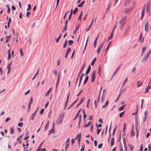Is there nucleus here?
Instances as JSON below:
<instances>
[{"label": "nucleus", "mask_w": 151, "mask_h": 151, "mask_svg": "<svg viewBox=\"0 0 151 151\" xmlns=\"http://www.w3.org/2000/svg\"><path fill=\"white\" fill-rule=\"evenodd\" d=\"M96 73V71L95 70H94L93 72V73L92 74L91 77L92 79L91 80V81L92 82H93L94 81L95 78V74Z\"/></svg>", "instance_id": "nucleus-6"}, {"label": "nucleus", "mask_w": 151, "mask_h": 151, "mask_svg": "<svg viewBox=\"0 0 151 151\" xmlns=\"http://www.w3.org/2000/svg\"><path fill=\"white\" fill-rule=\"evenodd\" d=\"M145 11V7H143V8L142 11L141 17L140 18L141 19H142V18L144 17Z\"/></svg>", "instance_id": "nucleus-15"}, {"label": "nucleus", "mask_w": 151, "mask_h": 151, "mask_svg": "<svg viewBox=\"0 0 151 151\" xmlns=\"http://www.w3.org/2000/svg\"><path fill=\"white\" fill-rule=\"evenodd\" d=\"M96 60V58H95L93 59V61H92V62H91V65H94V63H95Z\"/></svg>", "instance_id": "nucleus-51"}, {"label": "nucleus", "mask_w": 151, "mask_h": 151, "mask_svg": "<svg viewBox=\"0 0 151 151\" xmlns=\"http://www.w3.org/2000/svg\"><path fill=\"white\" fill-rule=\"evenodd\" d=\"M104 99H105V95H104V94L102 96L101 98V101L102 102H104Z\"/></svg>", "instance_id": "nucleus-31"}, {"label": "nucleus", "mask_w": 151, "mask_h": 151, "mask_svg": "<svg viewBox=\"0 0 151 151\" xmlns=\"http://www.w3.org/2000/svg\"><path fill=\"white\" fill-rule=\"evenodd\" d=\"M91 123V122H88V124H87L85 125L84 127H88V126H89L90 125Z\"/></svg>", "instance_id": "nucleus-49"}, {"label": "nucleus", "mask_w": 151, "mask_h": 151, "mask_svg": "<svg viewBox=\"0 0 151 151\" xmlns=\"http://www.w3.org/2000/svg\"><path fill=\"white\" fill-rule=\"evenodd\" d=\"M129 148L131 150V151H132V149H133V146L132 145H129Z\"/></svg>", "instance_id": "nucleus-53"}, {"label": "nucleus", "mask_w": 151, "mask_h": 151, "mask_svg": "<svg viewBox=\"0 0 151 151\" xmlns=\"http://www.w3.org/2000/svg\"><path fill=\"white\" fill-rule=\"evenodd\" d=\"M146 12H150V6L149 5H147L146 7Z\"/></svg>", "instance_id": "nucleus-20"}, {"label": "nucleus", "mask_w": 151, "mask_h": 151, "mask_svg": "<svg viewBox=\"0 0 151 151\" xmlns=\"http://www.w3.org/2000/svg\"><path fill=\"white\" fill-rule=\"evenodd\" d=\"M114 33V30H112L110 36L108 38V40L111 39L112 38V37H113V35Z\"/></svg>", "instance_id": "nucleus-27"}, {"label": "nucleus", "mask_w": 151, "mask_h": 151, "mask_svg": "<svg viewBox=\"0 0 151 151\" xmlns=\"http://www.w3.org/2000/svg\"><path fill=\"white\" fill-rule=\"evenodd\" d=\"M121 94H120L118 96L117 98H116V100L115 101V102H117V101L119 99V98L120 97V96Z\"/></svg>", "instance_id": "nucleus-59"}, {"label": "nucleus", "mask_w": 151, "mask_h": 151, "mask_svg": "<svg viewBox=\"0 0 151 151\" xmlns=\"http://www.w3.org/2000/svg\"><path fill=\"white\" fill-rule=\"evenodd\" d=\"M130 2V0H125L124 5L126 6Z\"/></svg>", "instance_id": "nucleus-18"}, {"label": "nucleus", "mask_w": 151, "mask_h": 151, "mask_svg": "<svg viewBox=\"0 0 151 151\" xmlns=\"http://www.w3.org/2000/svg\"><path fill=\"white\" fill-rule=\"evenodd\" d=\"M146 47H143V48H142V52H141V55L142 56V55L144 53V52L145 50H146Z\"/></svg>", "instance_id": "nucleus-26"}, {"label": "nucleus", "mask_w": 151, "mask_h": 151, "mask_svg": "<svg viewBox=\"0 0 151 151\" xmlns=\"http://www.w3.org/2000/svg\"><path fill=\"white\" fill-rule=\"evenodd\" d=\"M62 36L61 34H60V35H59L58 37L56 39V42L58 43L59 42L60 39L61 38V37Z\"/></svg>", "instance_id": "nucleus-30"}, {"label": "nucleus", "mask_w": 151, "mask_h": 151, "mask_svg": "<svg viewBox=\"0 0 151 151\" xmlns=\"http://www.w3.org/2000/svg\"><path fill=\"white\" fill-rule=\"evenodd\" d=\"M70 143V139L68 138L66 141L65 143V151H66V149L69 147Z\"/></svg>", "instance_id": "nucleus-7"}, {"label": "nucleus", "mask_w": 151, "mask_h": 151, "mask_svg": "<svg viewBox=\"0 0 151 151\" xmlns=\"http://www.w3.org/2000/svg\"><path fill=\"white\" fill-rule=\"evenodd\" d=\"M67 25H65L64 28H63V31H62V32H63L64 31H66L67 30Z\"/></svg>", "instance_id": "nucleus-54"}, {"label": "nucleus", "mask_w": 151, "mask_h": 151, "mask_svg": "<svg viewBox=\"0 0 151 151\" xmlns=\"http://www.w3.org/2000/svg\"><path fill=\"white\" fill-rule=\"evenodd\" d=\"M108 103H109V101L107 100L106 101V102L105 105L102 106V108H105L106 107V106L107 105H108Z\"/></svg>", "instance_id": "nucleus-42"}, {"label": "nucleus", "mask_w": 151, "mask_h": 151, "mask_svg": "<svg viewBox=\"0 0 151 151\" xmlns=\"http://www.w3.org/2000/svg\"><path fill=\"white\" fill-rule=\"evenodd\" d=\"M149 86H148L146 88V89H145L146 91H145V93H147L149 91H148L149 89L151 88V86L149 87Z\"/></svg>", "instance_id": "nucleus-32"}, {"label": "nucleus", "mask_w": 151, "mask_h": 151, "mask_svg": "<svg viewBox=\"0 0 151 151\" xmlns=\"http://www.w3.org/2000/svg\"><path fill=\"white\" fill-rule=\"evenodd\" d=\"M130 135L132 136H133L135 135V133L134 130H131Z\"/></svg>", "instance_id": "nucleus-34"}, {"label": "nucleus", "mask_w": 151, "mask_h": 151, "mask_svg": "<svg viewBox=\"0 0 151 151\" xmlns=\"http://www.w3.org/2000/svg\"><path fill=\"white\" fill-rule=\"evenodd\" d=\"M49 125L48 124H46L45 128V131L46 129H48Z\"/></svg>", "instance_id": "nucleus-63"}, {"label": "nucleus", "mask_w": 151, "mask_h": 151, "mask_svg": "<svg viewBox=\"0 0 151 151\" xmlns=\"http://www.w3.org/2000/svg\"><path fill=\"white\" fill-rule=\"evenodd\" d=\"M52 90V88H50L49 90H48V91L46 92V94H45V96H48L50 92V91H51Z\"/></svg>", "instance_id": "nucleus-28"}, {"label": "nucleus", "mask_w": 151, "mask_h": 151, "mask_svg": "<svg viewBox=\"0 0 151 151\" xmlns=\"http://www.w3.org/2000/svg\"><path fill=\"white\" fill-rule=\"evenodd\" d=\"M101 129H99L98 128H97V134H99V133L101 131Z\"/></svg>", "instance_id": "nucleus-52"}, {"label": "nucleus", "mask_w": 151, "mask_h": 151, "mask_svg": "<svg viewBox=\"0 0 151 151\" xmlns=\"http://www.w3.org/2000/svg\"><path fill=\"white\" fill-rule=\"evenodd\" d=\"M111 41H110V42H109V44L108 45V46H107V48H106V51H106H106H107V50H108V49H109V46H110V44L111 43Z\"/></svg>", "instance_id": "nucleus-55"}, {"label": "nucleus", "mask_w": 151, "mask_h": 151, "mask_svg": "<svg viewBox=\"0 0 151 151\" xmlns=\"http://www.w3.org/2000/svg\"><path fill=\"white\" fill-rule=\"evenodd\" d=\"M36 113L35 112H34L31 116V117H33V118H34L35 115H36Z\"/></svg>", "instance_id": "nucleus-62"}, {"label": "nucleus", "mask_w": 151, "mask_h": 151, "mask_svg": "<svg viewBox=\"0 0 151 151\" xmlns=\"http://www.w3.org/2000/svg\"><path fill=\"white\" fill-rule=\"evenodd\" d=\"M31 8V6L30 4H29L28 5V8L27 9V11H29L30 10Z\"/></svg>", "instance_id": "nucleus-56"}, {"label": "nucleus", "mask_w": 151, "mask_h": 151, "mask_svg": "<svg viewBox=\"0 0 151 151\" xmlns=\"http://www.w3.org/2000/svg\"><path fill=\"white\" fill-rule=\"evenodd\" d=\"M126 16L123 17L122 19L120 21L119 23L120 24V30H122L125 24L126 21Z\"/></svg>", "instance_id": "nucleus-2"}, {"label": "nucleus", "mask_w": 151, "mask_h": 151, "mask_svg": "<svg viewBox=\"0 0 151 151\" xmlns=\"http://www.w3.org/2000/svg\"><path fill=\"white\" fill-rule=\"evenodd\" d=\"M145 116H144V122H145L146 121V120L147 119V111H145V112L144 113Z\"/></svg>", "instance_id": "nucleus-19"}, {"label": "nucleus", "mask_w": 151, "mask_h": 151, "mask_svg": "<svg viewBox=\"0 0 151 151\" xmlns=\"http://www.w3.org/2000/svg\"><path fill=\"white\" fill-rule=\"evenodd\" d=\"M128 79V77H127L125 79V80L124 81V83L122 85V87L124 86V84L127 81Z\"/></svg>", "instance_id": "nucleus-46"}, {"label": "nucleus", "mask_w": 151, "mask_h": 151, "mask_svg": "<svg viewBox=\"0 0 151 151\" xmlns=\"http://www.w3.org/2000/svg\"><path fill=\"white\" fill-rule=\"evenodd\" d=\"M84 3H85L84 1H82L81 3L77 6L78 7H82L83 6V5Z\"/></svg>", "instance_id": "nucleus-22"}, {"label": "nucleus", "mask_w": 151, "mask_h": 151, "mask_svg": "<svg viewBox=\"0 0 151 151\" xmlns=\"http://www.w3.org/2000/svg\"><path fill=\"white\" fill-rule=\"evenodd\" d=\"M53 131H54V130H53V128L51 129H50V130L49 131V132H48V135H50L51 133H53Z\"/></svg>", "instance_id": "nucleus-38"}, {"label": "nucleus", "mask_w": 151, "mask_h": 151, "mask_svg": "<svg viewBox=\"0 0 151 151\" xmlns=\"http://www.w3.org/2000/svg\"><path fill=\"white\" fill-rule=\"evenodd\" d=\"M71 50V48L70 47L68 48L65 54V58H67L68 54H69V52Z\"/></svg>", "instance_id": "nucleus-14"}, {"label": "nucleus", "mask_w": 151, "mask_h": 151, "mask_svg": "<svg viewBox=\"0 0 151 151\" xmlns=\"http://www.w3.org/2000/svg\"><path fill=\"white\" fill-rule=\"evenodd\" d=\"M70 93H69L68 94V96H67V100L66 101V102H65V106H64L65 109V108H66V106H67L68 103V101L69 98V96H70Z\"/></svg>", "instance_id": "nucleus-17"}, {"label": "nucleus", "mask_w": 151, "mask_h": 151, "mask_svg": "<svg viewBox=\"0 0 151 151\" xmlns=\"http://www.w3.org/2000/svg\"><path fill=\"white\" fill-rule=\"evenodd\" d=\"M23 123H19L18 124V126L19 127H22L23 126Z\"/></svg>", "instance_id": "nucleus-61"}, {"label": "nucleus", "mask_w": 151, "mask_h": 151, "mask_svg": "<svg viewBox=\"0 0 151 151\" xmlns=\"http://www.w3.org/2000/svg\"><path fill=\"white\" fill-rule=\"evenodd\" d=\"M88 76H86V78H85V79L84 80V85H85L86 83V82H87V81H88Z\"/></svg>", "instance_id": "nucleus-37"}, {"label": "nucleus", "mask_w": 151, "mask_h": 151, "mask_svg": "<svg viewBox=\"0 0 151 151\" xmlns=\"http://www.w3.org/2000/svg\"><path fill=\"white\" fill-rule=\"evenodd\" d=\"M10 133L11 134H12L14 133V127H10Z\"/></svg>", "instance_id": "nucleus-35"}, {"label": "nucleus", "mask_w": 151, "mask_h": 151, "mask_svg": "<svg viewBox=\"0 0 151 151\" xmlns=\"http://www.w3.org/2000/svg\"><path fill=\"white\" fill-rule=\"evenodd\" d=\"M151 53V49H149L147 51L145 55L143 57V59L142 60V62L143 63L145 62L148 59Z\"/></svg>", "instance_id": "nucleus-1"}, {"label": "nucleus", "mask_w": 151, "mask_h": 151, "mask_svg": "<svg viewBox=\"0 0 151 151\" xmlns=\"http://www.w3.org/2000/svg\"><path fill=\"white\" fill-rule=\"evenodd\" d=\"M85 63H84V65H83V67H82L81 70H80V71H79V73H78V78H77V80H78V79L81 74V73L82 72L83 70V68H84V65H85Z\"/></svg>", "instance_id": "nucleus-16"}, {"label": "nucleus", "mask_w": 151, "mask_h": 151, "mask_svg": "<svg viewBox=\"0 0 151 151\" xmlns=\"http://www.w3.org/2000/svg\"><path fill=\"white\" fill-rule=\"evenodd\" d=\"M123 140L124 145H126V143L125 138H124L123 139Z\"/></svg>", "instance_id": "nucleus-58"}, {"label": "nucleus", "mask_w": 151, "mask_h": 151, "mask_svg": "<svg viewBox=\"0 0 151 151\" xmlns=\"http://www.w3.org/2000/svg\"><path fill=\"white\" fill-rule=\"evenodd\" d=\"M20 56L21 57L23 56V53L22 52V49L21 48L20 49Z\"/></svg>", "instance_id": "nucleus-43"}, {"label": "nucleus", "mask_w": 151, "mask_h": 151, "mask_svg": "<svg viewBox=\"0 0 151 151\" xmlns=\"http://www.w3.org/2000/svg\"><path fill=\"white\" fill-rule=\"evenodd\" d=\"M81 134L80 133L78 134L76 137V139H77L78 138V144L80 143V140L81 139Z\"/></svg>", "instance_id": "nucleus-11"}, {"label": "nucleus", "mask_w": 151, "mask_h": 151, "mask_svg": "<svg viewBox=\"0 0 151 151\" xmlns=\"http://www.w3.org/2000/svg\"><path fill=\"white\" fill-rule=\"evenodd\" d=\"M114 138H112L111 139V146H112L114 144Z\"/></svg>", "instance_id": "nucleus-24"}, {"label": "nucleus", "mask_w": 151, "mask_h": 151, "mask_svg": "<svg viewBox=\"0 0 151 151\" xmlns=\"http://www.w3.org/2000/svg\"><path fill=\"white\" fill-rule=\"evenodd\" d=\"M88 38H89V37L88 36V37H87V39L86 42V43L85 45V46L84 50L83 52V54L84 53V51H85V50H86V46H87V45L88 42Z\"/></svg>", "instance_id": "nucleus-21"}, {"label": "nucleus", "mask_w": 151, "mask_h": 151, "mask_svg": "<svg viewBox=\"0 0 151 151\" xmlns=\"http://www.w3.org/2000/svg\"><path fill=\"white\" fill-rule=\"evenodd\" d=\"M83 77H82V76H81L80 77V80H79V85H78V87L79 86L81 83V81L82 80V78H83Z\"/></svg>", "instance_id": "nucleus-50"}, {"label": "nucleus", "mask_w": 151, "mask_h": 151, "mask_svg": "<svg viewBox=\"0 0 151 151\" xmlns=\"http://www.w3.org/2000/svg\"><path fill=\"white\" fill-rule=\"evenodd\" d=\"M144 39V38L142 37V33L141 32L140 34L139 38L138 39V41L140 43H142L143 42Z\"/></svg>", "instance_id": "nucleus-10"}, {"label": "nucleus", "mask_w": 151, "mask_h": 151, "mask_svg": "<svg viewBox=\"0 0 151 151\" xmlns=\"http://www.w3.org/2000/svg\"><path fill=\"white\" fill-rule=\"evenodd\" d=\"M84 100V97H83L80 102V104H81L83 102Z\"/></svg>", "instance_id": "nucleus-57"}, {"label": "nucleus", "mask_w": 151, "mask_h": 151, "mask_svg": "<svg viewBox=\"0 0 151 151\" xmlns=\"http://www.w3.org/2000/svg\"><path fill=\"white\" fill-rule=\"evenodd\" d=\"M63 115L60 116H59L56 122V123L57 124H60L62 123L63 122Z\"/></svg>", "instance_id": "nucleus-3"}, {"label": "nucleus", "mask_w": 151, "mask_h": 151, "mask_svg": "<svg viewBox=\"0 0 151 151\" xmlns=\"http://www.w3.org/2000/svg\"><path fill=\"white\" fill-rule=\"evenodd\" d=\"M11 35H9V36H6V41L5 42V43H6L7 42H8L9 40L11 38Z\"/></svg>", "instance_id": "nucleus-25"}, {"label": "nucleus", "mask_w": 151, "mask_h": 151, "mask_svg": "<svg viewBox=\"0 0 151 151\" xmlns=\"http://www.w3.org/2000/svg\"><path fill=\"white\" fill-rule=\"evenodd\" d=\"M69 12H70L69 11H68V12H66L65 13V15H64L63 16V18L64 19H65L66 17V16H67V13H69Z\"/></svg>", "instance_id": "nucleus-60"}, {"label": "nucleus", "mask_w": 151, "mask_h": 151, "mask_svg": "<svg viewBox=\"0 0 151 151\" xmlns=\"http://www.w3.org/2000/svg\"><path fill=\"white\" fill-rule=\"evenodd\" d=\"M53 72L55 76H56L57 75V70H55L53 71Z\"/></svg>", "instance_id": "nucleus-64"}, {"label": "nucleus", "mask_w": 151, "mask_h": 151, "mask_svg": "<svg viewBox=\"0 0 151 151\" xmlns=\"http://www.w3.org/2000/svg\"><path fill=\"white\" fill-rule=\"evenodd\" d=\"M120 66H119V67L117 68V69L115 71V72H114V73L112 76V78H113V76H114V75H115V74H116V73L117 71L119 69V68H120Z\"/></svg>", "instance_id": "nucleus-47"}, {"label": "nucleus", "mask_w": 151, "mask_h": 151, "mask_svg": "<svg viewBox=\"0 0 151 151\" xmlns=\"http://www.w3.org/2000/svg\"><path fill=\"white\" fill-rule=\"evenodd\" d=\"M149 23L148 21H147L145 24L144 29L146 32H147L149 30Z\"/></svg>", "instance_id": "nucleus-4"}, {"label": "nucleus", "mask_w": 151, "mask_h": 151, "mask_svg": "<svg viewBox=\"0 0 151 151\" xmlns=\"http://www.w3.org/2000/svg\"><path fill=\"white\" fill-rule=\"evenodd\" d=\"M39 70L38 69V70H37L36 74L35 75L34 77L32 79V80H33L37 77V75L39 73Z\"/></svg>", "instance_id": "nucleus-33"}, {"label": "nucleus", "mask_w": 151, "mask_h": 151, "mask_svg": "<svg viewBox=\"0 0 151 151\" xmlns=\"http://www.w3.org/2000/svg\"><path fill=\"white\" fill-rule=\"evenodd\" d=\"M12 65V62L11 63H9L7 65V68L8 69H11V66Z\"/></svg>", "instance_id": "nucleus-44"}, {"label": "nucleus", "mask_w": 151, "mask_h": 151, "mask_svg": "<svg viewBox=\"0 0 151 151\" xmlns=\"http://www.w3.org/2000/svg\"><path fill=\"white\" fill-rule=\"evenodd\" d=\"M99 33L98 34V35H97L96 37V39H95V40H94V46L95 48L96 46L97 42V40L99 38Z\"/></svg>", "instance_id": "nucleus-13"}, {"label": "nucleus", "mask_w": 151, "mask_h": 151, "mask_svg": "<svg viewBox=\"0 0 151 151\" xmlns=\"http://www.w3.org/2000/svg\"><path fill=\"white\" fill-rule=\"evenodd\" d=\"M82 13H83V12L82 11H81V14L79 16V17H78V19L79 20H81V16H82Z\"/></svg>", "instance_id": "nucleus-41"}, {"label": "nucleus", "mask_w": 151, "mask_h": 151, "mask_svg": "<svg viewBox=\"0 0 151 151\" xmlns=\"http://www.w3.org/2000/svg\"><path fill=\"white\" fill-rule=\"evenodd\" d=\"M43 143V142H41V143L40 145L38 147L37 149V151H40V150L42 147V145Z\"/></svg>", "instance_id": "nucleus-23"}, {"label": "nucleus", "mask_w": 151, "mask_h": 151, "mask_svg": "<svg viewBox=\"0 0 151 151\" xmlns=\"http://www.w3.org/2000/svg\"><path fill=\"white\" fill-rule=\"evenodd\" d=\"M119 150L120 151H123V149L122 144L119 145Z\"/></svg>", "instance_id": "nucleus-40"}, {"label": "nucleus", "mask_w": 151, "mask_h": 151, "mask_svg": "<svg viewBox=\"0 0 151 151\" xmlns=\"http://www.w3.org/2000/svg\"><path fill=\"white\" fill-rule=\"evenodd\" d=\"M73 42V41L72 40H69L68 41V43L69 45H71Z\"/></svg>", "instance_id": "nucleus-39"}, {"label": "nucleus", "mask_w": 151, "mask_h": 151, "mask_svg": "<svg viewBox=\"0 0 151 151\" xmlns=\"http://www.w3.org/2000/svg\"><path fill=\"white\" fill-rule=\"evenodd\" d=\"M91 69V66L90 65H89L87 68V70L85 73V76L87 75L90 71Z\"/></svg>", "instance_id": "nucleus-12"}, {"label": "nucleus", "mask_w": 151, "mask_h": 151, "mask_svg": "<svg viewBox=\"0 0 151 151\" xmlns=\"http://www.w3.org/2000/svg\"><path fill=\"white\" fill-rule=\"evenodd\" d=\"M105 40L104 41L102 42L101 44L99 47L98 48L97 51L98 54H99L102 48V47H103V45H104L105 43Z\"/></svg>", "instance_id": "nucleus-5"}, {"label": "nucleus", "mask_w": 151, "mask_h": 151, "mask_svg": "<svg viewBox=\"0 0 151 151\" xmlns=\"http://www.w3.org/2000/svg\"><path fill=\"white\" fill-rule=\"evenodd\" d=\"M132 8H131L129 9H124V12L126 14H129L133 10Z\"/></svg>", "instance_id": "nucleus-9"}, {"label": "nucleus", "mask_w": 151, "mask_h": 151, "mask_svg": "<svg viewBox=\"0 0 151 151\" xmlns=\"http://www.w3.org/2000/svg\"><path fill=\"white\" fill-rule=\"evenodd\" d=\"M78 9L77 8H76L74 10V11L73 12V14H76L77 12L78 11Z\"/></svg>", "instance_id": "nucleus-45"}, {"label": "nucleus", "mask_w": 151, "mask_h": 151, "mask_svg": "<svg viewBox=\"0 0 151 151\" xmlns=\"http://www.w3.org/2000/svg\"><path fill=\"white\" fill-rule=\"evenodd\" d=\"M124 111H123L119 114V117H121L123 116V115L124 114Z\"/></svg>", "instance_id": "nucleus-48"}, {"label": "nucleus", "mask_w": 151, "mask_h": 151, "mask_svg": "<svg viewBox=\"0 0 151 151\" xmlns=\"http://www.w3.org/2000/svg\"><path fill=\"white\" fill-rule=\"evenodd\" d=\"M100 94H101V92L100 91L99 93V95L98 97L97 98V101L96 100H95L94 101V104L95 105V107L96 108L97 105V104L99 101L100 96Z\"/></svg>", "instance_id": "nucleus-8"}, {"label": "nucleus", "mask_w": 151, "mask_h": 151, "mask_svg": "<svg viewBox=\"0 0 151 151\" xmlns=\"http://www.w3.org/2000/svg\"><path fill=\"white\" fill-rule=\"evenodd\" d=\"M92 27V26L89 25L88 27L86 29L85 31L86 32L89 31L91 29V27Z\"/></svg>", "instance_id": "nucleus-29"}, {"label": "nucleus", "mask_w": 151, "mask_h": 151, "mask_svg": "<svg viewBox=\"0 0 151 151\" xmlns=\"http://www.w3.org/2000/svg\"><path fill=\"white\" fill-rule=\"evenodd\" d=\"M125 106V105H124L120 107L119 109V111H121L123 110L124 109Z\"/></svg>", "instance_id": "nucleus-36"}]
</instances>
